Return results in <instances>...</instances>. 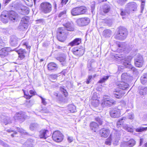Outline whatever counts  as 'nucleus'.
<instances>
[{"instance_id": "f03ea898", "label": "nucleus", "mask_w": 147, "mask_h": 147, "mask_svg": "<svg viewBox=\"0 0 147 147\" xmlns=\"http://www.w3.org/2000/svg\"><path fill=\"white\" fill-rule=\"evenodd\" d=\"M117 88H119L120 90H115V91H114L113 94L114 97L117 99H119L121 98L125 94V93L122 92L121 90H127L129 87V85L127 83L124 82L117 83Z\"/></svg>"}, {"instance_id": "13d9d810", "label": "nucleus", "mask_w": 147, "mask_h": 147, "mask_svg": "<svg viewBox=\"0 0 147 147\" xmlns=\"http://www.w3.org/2000/svg\"><path fill=\"white\" fill-rule=\"evenodd\" d=\"M78 49L79 48H77L74 47L72 49L71 51L74 55L77 54L76 53Z\"/></svg>"}, {"instance_id": "4c0bfd02", "label": "nucleus", "mask_w": 147, "mask_h": 147, "mask_svg": "<svg viewBox=\"0 0 147 147\" xmlns=\"http://www.w3.org/2000/svg\"><path fill=\"white\" fill-rule=\"evenodd\" d=\"M110 6L108 5H105L103 8V11L105 13H107L109 12L110 9Z\"/></svg>"}, {"instance_id": "7ed1b4c3", "label": "nucleus", "mask_w": 147, "mask_h": 147, "mask_svg": "<svg viewBox=\"0 0 147 147\" xmlns=\"http://www.w3.org/2000/svg\"><path fill=\"white\" fill-rule=\"evenodd\" d=\"M117 34L115 35V38L116 39L123 40L126 38L127 35V31L125 28L120 26L118 28Z\"/></svg>"}, {"instance_id": "dca6fc26", "label": "nucleus", "mask_w": 147, "mask_h": 147, "mask_svg": "<svg viewBox=\"0 0 147 147\" xmlns=\"http://www.w3.org/2000/svg\"><path fill=\"white\" fill-rule=\"evenodd\" d=\"M51 134L49 133V131L48 130H43L40 132L39 135L40 138L46 139L50 136Z\"/></svg>"}, {"instance_id": "2f4dec72", "label": "nucleus", "mask_w": 147, "mask_h": 147, "mask_svg": "<svg viewBox=\"0 0 147 147\" xmlns=\"http://www.w3.org/2000/svg\"><path fill=\"white\" fill-rule=\"evenodd\" d=\"M29 12V9L26 7H23L22 8L20 11V13L23 15H25L28 14Z\"/></svg>"}, {"instance_id": "c03bdc74", "label": "nucleus", "mask_w": 147, "mask_h": 147, "mask_svg": "<svg viewBox=\"0 0 147 147\" xmlns=\"http://www.w3.org/2000/svg\"><path fill=\"white\" fill-rule=\"evenodd\" d=\"M96 121L98 122L99 125H101L103 122V118L102 117H97L95 118Z\"/></svg>"}, {"instance_id": "69168bd1", "label": "nucleus", "mask_w": 147, "mask_h": 147, "mask_svg": "<svg viewBox=\"0 0 147 147\" xmlns=\"http://www.w3.org/2000/svg\"><path fill=\"white\" fill-rule=\"evenodd\" d=\"M66 13V11H63L59 13L58 15V17H61L62 16L63 14H64Z\"/></svg>"}, {"instance_id": "f3484780", "label": "nucleus", "mask_w": 147, "mask_h": 147, "mask_svg": "<svg viewBox=\"0 0 147 147\" xmlns=\"http://www.w3.org/2000/svg\"><path fill=\"white\" fill-rule=\"evenodd\" d=\"M136 144V141L134 139H131L128 141L123 142L122 143L123 147H133Z\"/></svg>"}, {"instance_id": "6ab92c4d", "label": "nucleus", "mask_w": 147, "mask_h": 147, "mask_svg": "<svg viewBox=\"0 0 147 147\" xmlns=\"http://www.w3.org/2000/svg\"><path fill=\"white\" fill-rule=\"evenodd\" d=\"M7 15V11H4L1 13L0 19L1 20L3 23H7L8 22V18Z\"/></svg>"}, {"instance_id": "473e14b6", "label": "nucleus", "mask_w": 147, "mask_h": 147, "mask_svg": "<svg viewBox=\"0 0 147 147\" xmlns=\"http://www.w3.org/2000/svg\"><path fill=\"white\" fill-rule=\"evenodd\" d=\"M112 32L109 29H106L103 31L102 33L103 35L106 37H110L111 35Z\"/></svg>"}, {"instance_id": "1a4fd4ad", "label": "nucleus", "mask_w": 147, "mask_h": 147, "mask_svg": "<svg viewBox=\"0 0 147 147\" xmlns=\"http://www.w3.org/2000/svg\"><path fill=\"white\" fill-rule=\"evenodd\" d=\"M114 57L116 59L118 60V61H120V62L122 63L123 61H130L132 57L131 56H128L126 57H124L122 55H118L116 54L114 56Z\"/></svg>"}, {"instance_id": "5701e85b", "label": "nucleus", "mask_w": 147, "mask_h": 147, "mask_svg": "<svg viewBox=\"0 0 147 147\" xmlns=\"http://www.w3.org/2000/svg\"><path fill=\"white\" fill-rule=\"evenodd\" d=\"M56 59L57 60L61 63V64L62 66H65L66 64V56L65 54H63L60 56L57 57Z\"/></svg>"}, {"instance_id": "2eb2a0df", "label": "nucleus", "mask_w": 147, "mask_h": 147, "mask_svg": "<svg viewBox=\"0 0 147 147\" xmlns=\"http://www.w3.org/2000/svg\"><path fill=\"white\" fill-rule=\"evenodd\" d=\"M17 49H14V51H16L19 55V57L21 59H24L25 56L27 54V51H26L24 49H20L17 50Z\"/></svg>"}, {"instance_id": "a19ab883", "label": "nucleus", "mask_w": 147, "mask_h": 147, "mask_svg": "<svg viewBox=\"0 0 147 147\" xmlns=\"http://www.w3.org/2000/svg\"><path fill=\"white\" fill-rule=\"evenodd\" d=\"M147 130V127H140L136 128V131L137 132H141L143 131H146Z\"/></svg>"}, {"instance_id": "864d4df0", "label": "nucleus", "mask_w": 147, "mask_h": 147, "mask_svg": "<svg viewBox=\"0 0 147 147\" xmlns=\"http://www.w3.org/2000/svg\"><path fill=\"white\" fill-rule=\"evenodd\" d=\"M127 117L128 119L131 120L133 119L134 118V114L132 113H129Z\"/></svg>"}, {"instance_id": "412c9836", "label": "nucleus", "mask_w": 147, "mask_h": 147, "mask_svg": "<svg viewBox=\"0 0 147 147\" xmlns=\"http://www.w3.org/2000/svg\"><path fill=\"white\" fill-rule=\"evenodd\" d=\"M122 63H123L124 66L128 67L129 68H130L131 71H133L134 74L135 75H137L138 74L137 70L135 67H132L130 65V61H123Z\"/></svg>"}, {"instance_id": "8fccbe9b", "label": "nucleus", "mask_w": 147, "mask_h": 147, "mask_svg": "<svg viewBox=\"0 0 147 147\" xmlns=\"http://www.w3.org/2000/svg\"><path fill=\"white\" fill-rule=\"evenodd\" d=\"M51 81L52 82H54V81H52V80H56L57 77V76L56 74L51 75L49 76Z\"/></svg>"}, {"instance_id": "338daca9", "label": "nucleus", "mask_w": 147, "mask_h": 147, "mask_svg": "<svg viewBox=\"0 0 147 147\" xmlns=\"http://www.w3.org/2000/svg\"><path fill=\"white\" fill-rule=\"evenodd\" d=\"M67 140H68V142H69L70 143V142H71L73 140V139L72 137H68V138H67Z\"/></svg>"}, {"instance_id": "393cba45", "label": "nucleus", "mask_w": 147, "mask_h": 147, "mask_svg": "<svg viewBox=\"0 0 147 147\" xmlns=\"http://www.w3.org/2000/svg\"><path fill=\"white\" fill-rule=\"evenodd\" d=\"M1 122L5 125L11 123V119L8 117L2 116L1 117Z\"/></svg>"}, {"instance_id": "39448f33", "label": "nucleus", "mask_w": 147, "mask_h": 147, "mask_svg": "<svg viewBox=\"0 0 147 147\" xmlns=\"http://www.w3.org/2000/svg\"><path fill=\"white\" fill-rule=\"evenodd\" d=\"M39 10L41 12L44 14L49 13L52 10V5L49 2H43L40 5Z\"/></svg>"}, {"instance_id": "4468645a", "label": "nucleus", "mask_w": 147, "mask_h": 147, "mask_svg": "<svg viewBox=\"0 0 147 147\" xmlns=\"http://www.w3.org/2000/svg\"><path fill=\"white\" fill-rule=\"evenodd\" d=\"M11 51L10 47H5L2 48L0 50V56L3 57L8 55L9 52Z\"/></svg>"}, {"instance_id": "e433bc0d", "label": "nucleus", "mask_w": 147, "mask_h": 147, "mask_svg": "<svg viewBox=\"0 0 147 147\" xmlns=\"http://www.w3.org/2000/svg\"><path fill=\"white\" fill-rule=\"evenodd\" d=\"M126 119V117H123L120 119L117 122V127L119 128L120 127V125L122 124Z\"/></svg>"}, {"instance_id": "72a5a7b5", "label": "nucleus", "mask_w": 147, "mask_h": 147, "mask_svg": "<svg viewBox=\"0 0 147 147\" xmlns=\"http://www.w3.org/2000/svg\"><path fill=\"white\" fill-rule=\"evenodd\" d=\"M38 127L39 125L36 123H32L29 126L30 129L31 131L36 130Z\"/></svg>"}, {"instance_id": "5fc2aeb1", "label": "nucleus", "mask_w": 147, "mask_h": 147, "mask_svg": "<svg viewBox=\"0 0 147 147\" xmlns=\"http://www.w3.org/2000/svg\"><path fill=\"white\" fill-rule=\"evenodd\" d=\"M68 0H61V6L62 7L63 5H65L68 2Z\"/></svg>"}, {"instance_id": "6e6d98bb", "label": "nucleus", "mask_w": 147, "mask_h": 147, "mask_svg": "<svg viewBox=\"0 0 147 147\" xmlns=\"http://www.w3.org/2000/svg\"><path fill=\"white\" fill-rule=\"evenodd\" d=\"M112 134H111L110 135V136L109 137V139L108 140H107V141H106L105 142V143L106 144H107V145H110V144H111V139H110V137L111 138L112 137Z\"/></svg>"}, {"instance_id": "ddd939ff", "label": "nucleus", "mask_w": 147, "mask_h": 147, "mask_svg": "<svg viewBox=\"0 0 147 147\" xmlns=\"http://www.w3.org/2000/svg\"><path fill=\"white\" fill-rule=\"evenodd\" d=\"M20 39L15 36H10L9 44L12 47H16L17 46Z\"/></svg>"}, {"instance_id": "20e7f679", "label": "nucleus", "mask_w": 147, "mask_h": 147, "mask_svg": "<svg viewBox=\"0 0 147 147\" xmlns=\"http://www.w3.org/2000/svg\"><path fill=\"white\" fill-rule=\"evenodd\" d=\"M116 104V101L110 96H105L101 101V106L102 107L108 108Z\"/></svg>"}, {"instance_id": "c9c22d12", "label": "nucleus", "mask_w": 147, "mask_h": 147, "mask_svg": "<svg viewBox=\"0 0 147 147\" xmlns=\"http://www.w3.org/2000/svg\"><path fill=\"white\" fill-rule=\"evenodd\" d=\"M21 44L22 45L25 46L27 49L29 50V52L30 51L31 46L29 45L28 42L25 40H23L22 41Z\"/></svg>"}, {"instance_id": "a18cd8bd", "label": "nucleus", "mask_w": 147, "mask_h": 147, "mask_svg": "<svg viewBox=\"0 0 147 147\" xmlns=\"http://www.w3.org/2000/svg\"><path fill=\"white\" fill-rule=\"evenodd\" d=\"M27 27L28 26L25 25V24H21L20 22V25L18 27V28L20 30H23L24 29L27 28Z\"/></svg>"}, {"instance_id": "ea45409f", "label": "nucleus", "mask_w": 147, "mask_h": 147, "mask_svg": "<svg viewBox=\"0 0 147 147\" xmlns=\"http://www.w3.org/2000/svg\"><path fill=\"white\" fill-rule=\"evenodd\" d=\"M76 53L77 54H75V55H78V56H82L83 55L84 53V50L81 48H79V49L77 51Z\"/></svg>"}, {"instance_id": "4d7b16f0", "label": "nucleus", "mask_w": 147, "mask_h": 147, "mask_svg": "<svg viewBox=\"0 0 147 147\" xmlns=\"http://www.w3.org/2000/svg\"><path fill=\"white\" fill-rule=\"evenodd\" d=\"M124 11H125L127 14H129L130 13L131 11H132L131 10H130L129 9V7H126L125 10H124Z\"/></svg>"}, {"instance_id": "49530a36", "label": "nucleus", "mask_w": 147, "mask_h": 147, "mask_svg": "<svg viewBox=\"0 0 147 147\" xmlns=\"http://www.w3.org/2000/svg\"><path fill=\"white\" fill-rule=\"evenodd\" d=\"M69 110L71 113H74L76 111V107L74 105H70L69 107Z\"/></svg>"}, {"instance_id": "de8ad7c7", "label": "nucleus", "mask_w": 147, "mask_h": 147, "mask_svg": "<svg viewBox=\"0 0 147 147\" xmlns=\"http://www.w3.org/2000/svg\"><path fill=\"white\" fill-rule=\"evenodd\" d=\"M127 0H117V3L120 5H122L126 2Z\"/></svg>"}, {"instance_id": "423d86ee", "label": "nucleus", "mask_w": 147, "mask_h": 147, "mask_svg": "<svg viewBox=\"0 0 147 147\" xmlns=\"http://www.w3.org/2000/svg\"><path fill=\"white\" fill-rule=\"evenodd\" d=\"M87 11L86 8L84 6H80L73 8L71 11V14L76 16L85 13Z\"/></svg>"}, {"instance_id": "774afa93", "label": "nucleus", "mask_w": 147, "mask_h": 147, "mask_svg": "<svg viewBox=\"0 0 147 147\" xmlns=\"http://www.w3.org/2000/svg\"><path fill=\"white\" fill-rule=\"evenodd\" d=\"M87 67L89 70H91L92 68L91 67V65L90 63H88L87 65Z\"/></svg>"}, {"instance_id": "7c9ffc66", "label": "nucleus", "mask_w": 147, "mask_h": 147, "mask_svg": "<svg viewBox=\"0 0 147 147\" xmlns=\"http://www.w3.org/2000/svg\"><path fill=\"white\" fill-rule=\"evenodd\" d=\"M141 83L143 84H147V73L143 74L140 78Z\"/></svg>"}, {"instance_id": "603ef678", "label": "nucleus", "mask_w": 147, "mask_h": 147, "mask_svg": "<svg viewBox=\"0 0 147 147\" xmlns=\"http://www.w3.org/2000/svg\"><path fill=\"white\" fill-rule=\"evenodd\" d=\"M95 2H92L91 3V12L92 13L95 9Z\"/></svg>"}, {"instance_id": "58836bf2", "label": "nucleus", "mask_w": 147, "mask_h": 147, "mask_svg": "<svg viewBox=\"0 0 147 147\" xmlns=\"http://www.w3.org/2000/svg\"><path fill=\"white\" fill-rule=\"evenodd\" d=\"M123 127L128 132H131L133 131V129L132 127H129L127 125L125 124L124 125Z\"/></svg>"}, {"instance_id": "a878e982", "label": "nucleus", "mask_w": 147, "mask_h": 147, "mask_svg": "<svg viewBox=\"0 0 147 147\" xmlns=\"http://www.w3.org/2000/svg\"><path fill=\"white\" fill-rule=\"evenodd\" d=\"M81 38H76L70 42L69 44V45L72 47L75 45H79L81 43Z\"/></svg>"}, {"instance_id": "680f3d73", "label": "nucleus", "mask_w": 147, "mask_h": 147, "mask_svg": "<svg viewBox=\"0 0 147 147\" xmlns=\"http://www.w3.org/2000/svg\"><path fill=\"white\" fill-rule=\"evenodd\" d=\"M53 5L54 6V10L55 12H56L57 11V4L55 2H54L53 3Z\"/></svg>"}, {"instance_id": "79ce46f5", "label": "nucleus", "mask_w": 147, "mask_h": 147, "mask_svg": "<svg viewBox=\"0 0 147 147\" xmlns=\"http://www.w3.org/2000/svg\"><path fill=\"white\" fill-rule=\"evenodd\" d=\"M109 77V76H108L103 77L98 81V83H102L105 82L108 79Z\"/></svg>"}, {"instance_id": "0eeeda50", "label": "nucleus", "mask_w": 147, "mask_h": 147, "mask_svg": "<svg viewBox=\"0 0 147 147\" xmlns=\"http://www.w3.org/2000/svg\"><path fill=\"white\" fill-rule=\"evenodd\" d=\"M63 136L62 134L58 131H56L54 132L52 135V137L53 140L57 142H61L63 139Z\"/></svg>"}, {"instance_id": "f8f14e48", "label": "nucleus", "mask_w": 147, "mask_h": 147, "mask_svg": "<svg viewBox=\"0 0 147 147\" xmlns=\"http://www.w3.org/2000/svg\"><path fill=\"white\" fill-rule=\"evenodd\" d=\"M7 16L9 20L14 22L18 20V15L15 11H11L9 12L7 11Z\"/></svg>"}, {"instance_id": "9b49d317", "label": "nucleus", "mask_w": 147, "mask_h": 147, "mask_svg": "<svg viewBox=\"0 0 147 147\" xmlns=\"http://www.w3.org/2000/svg\"><path fill=\"white\" fill-rule=\"evenodd\" d=\"M26 118V116L24 112H20L16 113L14 116L15 120H18L22 122Z\"/></svg>"}, {"instance_id": "4be33fe9", "label": "nucleus", "mask_w": 147, "mask_h": 147, "mask_svg": "<svg viewBox=\"0 0 147 147\" xmlns=\"http://www.w3.org/2000/svg\"><path fill=\"white\" fill-rule=\"evenodd\" d=\"M122 131L121 130H116L114 131V135L113 136V139L115 140L116 142H118V140H119Z\"/></svg>"}, {"instance_id": "bb28decb", "label": "nucleus", "mask_w": 147, "mask_h": 147, "mask_svg": "<svg viewBox=\"0 0 147 147\" xmlns=\"http://www.w3.org/2000/svg\"><path fill=\"white\" fill-rule=\"evenodd\" d=\"M127 6L129 7V8L132 11H136L137 9V5L136 3L134 2H132L129 3L127 4Z\"/></svg>"}, {"instance_id": "f704fd0d", "label": "nucleus", "mask_w": 147, "mask_h": 147, "mask_svg": "<svg viewBox=\"0 0 147 147\" xmlns=\"http://www.w3.org/2000/svg\"><path fill=\"white\" fill-rule=\"evenodd\" d=\"M29 21V18L27 16L23 17L21 20L20 23L21 24L27 26V24Z\"/></svg>"}, {"instance_id": "a211bd4d", "label": "nucleus", "mask_w": 147, "mask_h": 147, "mask_svg": "<svg viewBox=\"0 0 147 147\" xmlns=\"http://www.w3.org/2000/svg\"><path fill=\"white\" fill-rule=\"evenodd\" d=\"M47 68L49 70L54 71L58 69V66L57 64L54 62H51L48 64Z\"/></svg>"}, {"instance_id": "09e8293b", "label": "nucleus", "mask_w": 147, "mask_h": 147, "mask_svg": "<svg viewBox=\"0 0 147 147\" xmlns=\"http://www.w3.org/2000/svg\"><path fill=\"white\" fill-rule=\"evenodd\" d=\"M6 131L9 133L13 132L14 133L12 134L11 135V136L12 137H13L14 136V135L16 134H17V132L16 131H14L12 129H7Z\"/></svg>"}, {"instance_id": "bf43d9fd", "label": "nucleus", "mask_w": 147, "mask_h": 147, "mask_svg": "<svg viewBox=\"0 0 147 147\" xmlns=\"http://www.w3.org/2000/svg\"><path fill=\"white\" fill-rule=\"evenodd\" d=\"M139 94L141 95H145V93L144 91V88L141 89L139 91Z\"/></svg>"}, {"instance_id": "cd10ccee", "label": "nucleus", "mask_w": 147, "mask_h": 147, "mask_svg": "<svg viewBox=\"0 0 147 147\" xmlns=\"http://www.w3.org/2000/svg\"><path fill=\"white\" fill-rule=\"evenodd\" d=\"M90 127L92 130L94 132H96L98 129V125L96 123L92 122L90 123Z\"/></svg>"}, {"instance_id": "c85d7f7f", "label": "nucleus", "mask_w": 147, "mask_h": 147, "mask_svg": "<svg viewBox=\"0 0 147 147\" xmlns=\"http://www.w3.org/2000/svg\"><path fill=\"white\" fill-rule=\"evenodd\" d=\"M131 77L127 73L123 74L121 76V78L123 80L126 81L127 82L129 81L131 79Z\"/></svg>"}, {"instance_id": "e2e57ef3", "label": "nucleus", "mask_w": 147, "mask_h": 147, "mask_svg": "<svg viewBox=\"0 0 147 147\" xmlns=\"http://www.w3.org/2000/svg\"><path fill=\"white\" fill-rule=\"evenodd\" d=\"M121 15L122 16H125L127 15L124 10H122L121 11Z\"/></svg>"}, {"instance_id": "0e129e2a", "label": "nucleus", "mask_w": 147, "mask_h": 147, "mask_svg": "<svg viewBox=\"0 0 147 147\" xmlns=\"http://www.w3.org/2000/svg\"><path fill=\"white\" fill-rule=\"evenodd\" d=\"M33 144H25L23 145V147H26V146H28V147H32Z\"/></svg>"}, {"instance_id": "b1692460", "label": "nucleus", "mask_w": 147, "mask_h": 147, "mask_svg": "<svg viewBox=\"0 0 147 147\" xmlns=\"http://www.w3.org/2000/svg\"><path fill=\"white\" fill-rule=\"evenodd\" d=\"M110 133L109 130L107 129L103 128L100 131V134L101 136L105 138L107 137Z\"/></svg>"}, {"instance_id": "aec40b11", "label": "nucleus", "mask_w": 147, "mask_h": 147, "mask_svg": "<svg viewBox=\"0 0 147 147\" xmlns=\"http://www.w3.org/2000/svg\"><path fill=\"white\" fill-rule=\"evenodd\" d=\"M110 116L113 118L119 117L120 115V111L118 109H113L110 112Z\"/></svg>"}, {"instance_id": "f257e3e1", "label": "nucleus", "mask_w": 147, "mask_h": 147, "mask_svg": "<svg viewBox=\"0 0 147 147\" xmlns=\"http://www.w3.org/2000/svg\"><path fill=\"white\" fill-rule=\"evenodd\" d=\"M66 29L64 28H59L57 33V38L58 40L61 42H63L66 38L67 31H73L74 30L73 24L72 22H68L63 25Z\"/></svg>"}, {"instance_id": "6e6552de", "label": "nucleus", "mask_w": 147, "mask_h": 147, "mask_svg": "<svg viewBox=\"0 0 147 147\" xmlns=\"http://www.w3.org/2000/svg\"><path fill=\"white\" fill-rule=\"evenodd\" d=\"M76 22L79 26H85L90 23V19L87 17L81 18L77 20Z\"/></svg>"}, {"instance_id": "c756f323", "label": "nucleus", "mask_w": 147, "mask_h": 147, "mask_svg": "<svg viewBox=\"0 0 147 147\" xmlns=\"http://www.w3.org/2000/svg\"><path fill=\"white\" fill-rule=\"evenodd\" d=\"M92 99L93 100L92 102V105L94 107H97L99 105V101L97 99L96 96H93L92 97Z\"/></svg>"}, {"instance_id": "37998d69", "label": "nucleus", "mask_w": 147, "mask_h": 147, "mask_svg": "<svg viewBox=\"0 0 147 147\" xmlns=\"http://www.w3.org/2000/svg\"><path fill=\"white\" fill-rule=\"evenodd\" d=\"M60 90L61 93L64 94L65 96L66 97L68 95V93L66 90L62 87H60Z\"/></svg>"}, {"instance_id": "9d476101", "label": "nucleus", "mask_w": 147, "mask_h": 147, "mask_svg": "<svg viewBox=\"0 0 147 147\" xmlns=\"http://www.w3.org/2000/svg\"><path fill=\"white\" fill-rule=\"evenodd\" d=\"M143 63V58L141 55L137 54L135 59V64L136 66L138 67H142Z\"/></svg>"}, {"instance_id": "052dcab7", "label": "nucleus", "mask_w": 147, "mask_h": 147, "mask_svg": "<svg viewBox=\"0 0 147 147\" xmlns=\"http://www.w3.org/2000/svg\"><path fill=\"white\" fill-rule=\"evenodd\" d=\"M40 97L42 100V103L44 105H45L47 103H46V102L45 101V99L43 98L42 96H40Z\"/></svg>"}, {"instance_id": "3c124183", "label": "nucleus", "mask_w": 147, "mask_h": 147, "mask_svg": "<svg viewBox=\"0 0 147 147\" xmlns=\"http://www.w3.org/2000/svg\"><path fill=\"white\" fill-rule=\"evenodd\" d=\"M40 112L42 113H49V111L46 107L42 108L40 111Z\"/></svg>"}]
</instances>
